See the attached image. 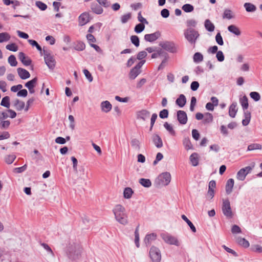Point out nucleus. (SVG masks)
<instances>
[{
	"mask_svg": "<svg viewBox=\"0 0 262 262\" xmlns=\"http://www.w3.org/2000/svg\"><path fill=\"white\" fill-rule=\"evenodd\" d=\"M89 21V14L84 12L82 13L79 16V25L80 26H84Z\"/></svg>",
	"mask_w": 262,
	"mask_h": 262,
	"instance_id": "2eb2a0df",
	"label": "nucleus"
},
{
	"mask_svg": "<svg viewBox=\"0 0 262 262\" xmlns=\"http://www.w3.org/2000/svg\"><path fill=\"white\" fill-rule=\"evenodd\" d=\"M13 105L17 111H21L25 108V103L24 102L16 99L13 101Z\"/></svg>",
	"mask_w": 262,
	"mask_h": 262,
	"instance_id": "4be33fe9",
	"label": "nucleus"
},
{
	"mask_svg": "<svg viewBox=\"0 0 262 262\" xmlns=\"http://www.w3.org/2000/svg\"><path fill=\"white\" fill-rule=\"evenodd\" d=\"M228 30L230 32L235 34L236 36H239L241 34L239 28L234 25L229 26L228 27Z\"/></svg>",
	"mask_w": 262,
	"mask_h": 262,
	"instance_id": "bb28decb",
	"label": "nucleus"
},
{
	"mask_svg": "<svg viewBox=\"0 0 262 262\" xmlns=\"http://www.w3.org/2000/svg\"><path fill=\"white\" fill-rule=\"evenodd\" d=\"M239 103H241L244 111H245V110L248 108L249 105L247 97L245 95L240 98Z\"/></svg>",
	"mask_w": 262,
	"mask_h": 262,
	"instance_id": "c85d7f7f",
	"label": "nucleus"
},
{
	"mask_svg": "<svg viewBox=\"0 0 262 262\" xmlns=\"http://www.w3.org/2000/svg\"><path fill=\"white\" fill-rule=\"evenodd\" d=\"M8 61L12 67H15L17 64V61L15 56L13 55H11L9 57Z\"/></svg>",
	"mask_w": 262,
	"mask_h": 262,
	"instance_id": "a18cd8bd",
	"label": "nucleus"
},
{
	"mask_svg": "<svg viewBox=\"0 0 262 262\" xmlns=\"http://www.w3.org/2000/svg\"><path fill=\"white\" fill-rule=\"evenodd\" d=\"M158 179L160 181L159 185L166 186L171 181V175L169 172H163L159 176Z\"/></svg>",
	"mask_w": 262,
	"mask_h": 262,
	"instance_id": "1a4fd4ad",
	"label": "nucleus"
},
{
	"mask_svg": "<svg viewBox=\"0 0 262 262\" xmlns=\"http://www.w3.org/2000/svg\"><path fill=\"white\" fill-rule=\"evenodd\" d=\"M164 127L168 131V132L172 136H174L176 132L173 129L172 126L168 124L167 122H165L164 124Z\"/></svg>",
	"mask_w": 262,
	"mask_h": 262,
	"instance_id": "09e8293b",
	"label": "nucleus"
},
{
	"mask_svg": "<svg viewBox=\"0 0 262 262\" xmlns=\"http://www.w3.org/2000/svg\"><path fill=\"white\" fill-rule=\"evenodd\" d=\"M18 57L21 62L26 66H28L31 63V60L28 57H26L23 52H20L18 54Z\"/></svg>",
	"mask_w": 262,
	"mask_h": 262,
	"instance_id": "f3484780",
	"label": "nucleus"
},
{
	"mask_svg": "<svg viewBox=\"0 0 262 262\" xmlns=\"http://www.w3.org/2000/svg\"><path fill=\"white\" fill-rule=\"evenodd\" d=\"M131 145L134 149L137 150H139L140 146V142L137 139L134 138L131 140Z\"/></svg>",
	"mask_w": 262,
	"mask_h": 262,
	"instance_id": "4c0bfd02",
	"label": "nucleus"
},
{
	"mask_svg": "<svg viewBox=\"0 0 262 262\" xmlns=\"http://www.w3.org/2000/svg\"><path fill=\"white\" fill-rule=\"evenodd\" d=\"M1 105L6 108H9L10 107V97L9 96H5L3 98Z\"/></svg>",
	"mask_w": 262,
	"mask_h": 262,
	"instance_id": "ea45409f",
	"label": "nucleus"
},
{
	"mask_svg": "<svg viewBox=\"0 0 262 262\" xmlns=\"http://www.w3.org/2000/svg\"><path fill=\"white\" fill-rule=\"evenodd\" d=\"M234 184V181L233 179H229L227 181L226 184V192L228 194L231 193L232 192Z\"/></svg>",
	"mask_w": 262,
	"mask_h": 262,
	"instance_id": "5701e85b",
	"label": "nucleus"
},
{
	"mask_svg": "<svg viewBox=\"0 0 262 262\" xmlns=\"http://www.w3.org/2000/svg\"><path fill=\"white\" fill-rule=\"evenodd\" d=\"M131 18V14L128 13L125 14L121 17V21L122 24H125L128 21V20Z\"/></svg>",
	"mask_w": 262,
	"mask_h": 262,
	"instance_id": "4d7b16f0",
	"label": "nucleus"
},
{
	"mask_svg": "<svg viewBox=\"0 0 262 262\" xmlns=\"http://www.w3.org/2000/svg\"><path fill=\"white\" fill-rule=\"evenodd\" d=\"M85 44L81 41L78 42L75 47V49L78 51H83L85 49Z\"/></svg>",
	"mask_w": 262,
	"mask_h": 262,
	"instance_id": "052dcab7",
	"label": "nucleus"
},
{
	"mask_svg": "<svg viewBox=\"0 0 262 262\" xmlns=\"http://www.w3.org/2000/svg\"><path fill=\"white\" fill-rule=\"evenodd\" d=\"M160 46L165 50L172 53L177 52V48L173 41H165L160 43Z\"/></svg>",
	"mask_w": 262,
	"mask_h": 262,
	"instance_id": "6e6552de",
	"label": "nucleus"
},
{
	"mask_svg": "<svg viewBox=\"0 0 262 262\" xmlns=\"http://www.w3.org/2000/svg\"><path fill=\"white\" fill-rule=\"evenodd\" d=\"M181 217L182 219L187 223V224L191 229V231L194 233L196 232V230L195 226L193 225L192 222L187 217V216L183 214L182 215Z\"/></svg>",
	"mask_w": 262,
	"mask_h": 262,
	"instance_id": "2f4dec72",
	"label": "nucleus"
},
{
	"mask_svg": "<svg viewBox=\"0 0 262 262\" xmlns=\"http://www.w3.org/2000/svg\"><path fill=\"white\" fill-rule=\"evenodd\" d=\"M244 117L245 119H244L242 120V124L244 126H247L248 125L251 119V113L250 112L246 111H244Z\"/></svg>",
	"mask_w": 262,
	"mask_h": 262,
	"instance_id": "cd10ccee",
	"label": "nucleus"
},
{
	"mask_svg": "<svg viewBox=\"0 0 262 262\" xmlns=\"http://www.w3.org/2000/svg\"><path fill=\"white\" fill-rule=\"evenodd\" d=\"M250 96L255 101H258L260 99V96L259 94L256 92H251L250 93Z\"/></svg>",
	"mask_w": 262,
	"mask_h": 262,
	"instance_id": "864d4df0",
	"label": "nucleus"
},
{
	"mask_svg": "<svg viewBox=\"0 0 262 262\" xmlns=\"http://www.w3.org/2000/svg\"><path fill=\"white\" fill-rule=\"evenodd\" d=\"M183 143L186 149L189 150L192 148V145L190 140L188 138H185L183 140Z\"/></svg>",
	"mask_w": 262,
	"mask_h": 262,
	"instance_id": "de8ad7c7",
	"label": "nucleus"
},
{
	"mask_svg": "<svg viewBox=\"0 0 262 262\" xmlns=\"http://www.w3.org/2000/svg\"><path fill=\"white\" fill-rule=\"evenodd\" d=\"M193 60L195 63H200L203 60V56L201 53L196 52L193 55Z\"/></svg>",
	"mask_w": 262,
	"mask_h": 262,
	"instance_id": "c9c22d12",
	"label": "nucleus"
},
{
	"mask_svg": "<svg viewBox=\"0 0 262 262\" xmlns=\"http://www.w3.org/2000/svg\"><path fill=\"white\" fill-rule=\"evenodd\" d=\"M149 256L152 262H160L161 254L159 249L152 246L149 250Z\"/></svg>",
	"mask_w": 262,
	"mask_h": 262,
	"instance_id": "423d86ee",
	"label": "nucleus"
},
{
	"mask_svg": "<svg viewBox=\"0 0 262 262\" xmlns=\"http://www.w3.org/2000/svg\"><path fill=\"white\" fill-rule=\"evenodd\" d=\"M190 161L192 166H196L199 164V156L198 154L194 152L190 156Z\"/></svg>",
	"mask_w": 262,
	"mask_h": 262,
	"instance_id": "393cba45",
	"label": "nucleus"
},
{
	"mask_svg": "<svg viewBox=\"0 0 262 262\" xmlns=\"http://www.w3.org/2000/svg\"><path fill=\"white\" fill-rule=\"evenodd\" d=\"M236 241L239 245L244 247H248L249 246V243L244 238L238 237Z\"/></svg>",
	"mask_w": 262,
	"mask_h": 262,
	"instance_id": "a19ab883",
	"label": "nucleus"
},
{
	"mask_svg": "<svg viewBox=\"0 0 262 262\" xmlns=\"http://www.w3.org/2000/svg\"><path fill=\"white\" fill-rule=\"evenodd\" d=\"M135 243L137 247L139 248L140 246L139 244V234L138 232V227L136 229L135 231Z\"/></svg>",
	"mask_w": 262,
	"mask_h": 262,
	"instance_id": "bf43d9fd",
	"label": "nucleus"
},
{
	"mask_svg": "<svg viewBox=\"0 0 262 262\" xmlns=\"http://www.w3.org/2000/svg\"><path fill=\"white\" fill-rule=\"evenodd\" d=\"M182 9L184 12L189 13L193 11L194 7L189 4H186L182 6Z\"/></svg>",
	"mask_w": 262,
	"mask_h": 262,
	"instance_id": "79ce46f5",
	"label": "nucleus"
},
{
	"mask_svg": "<svg viewBox=\"0 0 262 262\" xmlns=\"http://www.w3.org/2000/svg\"><path fill=\"white\" fill-rule=\"evenodd\" d=\"M91 8L92 11L95 14H101L103 13V10L101 6L97 3L91 4Z\"/></svg>",
	"mask_w": 262,
	"mask_h": 262,
	"instance_id": "6ab92c4d",
	"label": "nucleus"
},
{
	"mask_svg": "<svg viewBox=\"0 0 262 262\" xmlns=\"http://www.w3.org/2000/svg\"><path fill=\"white\" fill-rule=\"evenodd\" d=\"M6 48L9 51L13 52H16L18 50L17 46L14 43L7 45L6 47Z\"/></svg>",
	"mask_w": 262,
	"mask_h": 262,
	"instance_id": "13d9d810",
	"label": "nucleus"
},
{
	"mask_svg": "<svg viewBox=\"0 0 262 262\" xmlns=\"http://www.w3.org/2000/svg\"><path fill=\"white\" fill-rule=\"evenodd\" d=\"M184 36L188 41L194 46L200 34L198 31L193 29L189 28L187 29L184 32Z\"/></svg>",
	"mask_w": 262,
	"mask_h": 262,
	"instance_id": "7ed1b4c3",
	"label": "nucleus"
},
{
	"mask_svg": "<svg viewBox=\"0 0 262 262\" xmlns=\"http://www.w3.org/2000/svg\"><path fill=\"white\" fill-rule=\"evenodd\" d=\"M168 111L166 109H163L160 112L159 117L161 119H165L167 118L168 116Z\"/></svg>",
	"mask_w": 262,
	"mask_h": 262,
	"instance_id": "e2e57ef3",
	"label": "nucleus"
},
{
	"mask_svg": "<svg viewBox=\"0 0 262 262\" xmlns=\"http://www.w3.org/2000/svg\"><path fill=\"white\" fill-rule=\"evenodd\" d=\"M186 103V99L183 94H181L176 101V103L180 107H183Z\"/></svg>",
	"mask_w": 262,
	"mask_h": 262,
	"instance_id": "b1692460",
	"label": "nucleus"
},
{
	"mask_svg": "<svg viewBox=\"0 0 262 262\" xmlns=\"http://www.w3.org/2000/svg\"><path fill=\"white\" fill-rule=\"evenodd\" d=\"M116 220L120 224L126 225L128 224V216L125 208L121 205H116L113 209Z\"/></svg>",
	"mask_w": 262,
	"mask_h": 262,
	"instance_id": "f257e3e1",
	"label": "nucleus"
},
{
	"mask_svg": "<svg viewBox=\"0 0 262 262\" xmlns=\"http://www.w3.org/2000/svg\"><path fill=\"white\" fill-rule=\"evenodd\" d=\"M17 71L19 76L21 79H26L30 76L29 72L24 69L18 68Z\"/></svg>",
	"mask_w": 262,
	"mask_h": 262,
	"instance_id": "dca6fc26",
	"label": "nucleus"
},
{
	"mask_svg": "<svg viewBox=\"0 0 262 262\" xmlns=\"http://www.w3.org/2000/svg\"><path fill=\"white\" fill-rule=\"evenodd\" d=\"M160 236L164 242L167 244L174 245L177 247L180 246L181 245V242L178 238L169 233L166 232L162 233L160 234Z\"/></svg>",
	"mask_w": 262,
	"mask_h": 262,
	"instance_id": "20e7f679",
	"label": "nucleus"
},
{
	"mask_svg": "<svg viewBox=\"0 0 262 262\" xmlns=\"http://www.w3.org/2000/svg\"><path fill=\"white\" fill-rule=\"evenodd\" d=\"M141 73V70L132 68L129 73V77L130 79H135Z\"/></svg>",
	"mask_w": 262,
	"mask_h": 262,
	"instance_id": "7c9ffc66",
	"label": "nucleus"
},
{
	"mask_svg": "<svg viewBox=\"0 0 262 262\" xmlns=\"http://www.w3.org/2000/svg\"><path fill=\"white\" fill-rule=\"evenodd\" d=\"M261 149V145L257 143H253L249 145L248 146L247 150L248 151L253 150L255 149Z\"/></svg>",
	"mask_w": 262,
	"mask_h": 262,
	"instance_id": "3c124183",
	"label": "nucleus"
},
{
	"mask_svg": "<svg viewBox=\"0 0 262 262\" xmlns=\"http://www.w3.org/2000/svg\"><path fill=\"white\" fill-rule=\"evenodd\" d=\"M204 27L205 29L209 32H213L214 30L215 26L211 21L207 19L205 20Z\"/></svg>",
	"mask_w": 262,
	"mask_h": 262,
	"instance_id": "a878e982",
	"label": "nucleus"
},
{
	"mask_svg": "<svg viewBox=\"0 0 262 262\" xmlns=\"http://www.w3.org/2000/svg\"><path fill=\"white\" fill-rule=\"evenodd\" d=\"M223 18H227L228 19H230L233 17V15L232 14V12L230 10L226 9L225 10L223 15Z\"/></svg>",
	"mask_w": 262,
	"mask_h": 262,
	"instance_id": "49530a36",
	"label": "nucleus"
},
{
	"mask_svg": "<svg viewBox=\"0 0 262 262\" xmlns=\"http://www.w3.org/2000/svg\"><path fill=\"white\" fill-rule=\"evenodd\" d=\"M139 182L144 187L149 188L151 186V182L148 179L141 178L139 180Z\"/></svg>",
	"mask_w": 262,
	"mask_h": 262,
	"instance_id": "473e14b6",
	"label": "nucleus"
},
{
	"mask_svg": "<svg viewBox=\"0 0 262 262\" xmlns=\"http://www.w3.org/2000/svg\"><path fill=\"white\" fill-rule=\"evenodd\" d=\"M222 209L223 213L226 217L228 219L232 218L233 214L229 200H223Z\"/></svg>",
	"mask_w": 262,
	"mask_h": 262,
	"instance_id": "0eeeda50",
	"label": "nucleus"
},
{
	"mask_svg": "<svg viewBox=\"0 0 262 262\" xmlns=\"http://www.w3.org/2000/svg\"><path fill=\"white\" fill-rule=\"evenodd\" d=\"M238 108H237V103L236 102H233L229 108V115L231 118H234L237 112Z\"/></svg>",
	"mask_w": 262,
	"mask_h": 262,
	"instance_id": "a211bd4d",
	"label": "nucleus"
},
{
	"mask_svg": "<svg viewBox=\"0 0 262 262\" xmlns=\"http://www.w3.org/2000/svg\"><path fill=\"white\" fill-rule=\"evenodd\" d=\"M244 6L246 10L248 12H254L256 9V7L255 5L249 3H246Z\"/></svg>",
	"mask_w": 262,
	"mask_h": 262,
	"instance_id": "f704fd0d",
	"label": "nucleus"
},
{
	"mask_svg": "<svg viewBox=\"0 0 262 262\" xmlns=\"http://www.w3.org/2000/svg\"><path fill=\"white\" fill-rule=\"evenodd\" d=\"M130 41L133 44H134L136 47L139 46L140 40L138 36L136 35H132L130 37Z\"/></svg>",
	"mask_w": 262,
	"mask_h": 262,
	"instance_id": "8fccbe9b",
	"label": "nucleus"
},
{
	"mask_svg": "<svg viewBox=\"0 0 262 262\" xmlns=\"http://www.w3.org/2000/svg\"><path fill=\"white\" fill-rule=\"evenodd\" d=\"M177 119L181 124H185L187 122V116L185 112L179 110L177 112Z\"/></svg>",
	"mask_w": 262,
	"mask_h": 262,
	"instance_id": "ddd939ff",
	"label": "nucleus"
},
{
	"mask_svg": "<svg viewBox=\"0 0 262 262\" xmlns=\"http://www.w3.org/2000/svg\"><path fill=\"white\" fill-rule=\"evenodd\" d=\"M0 122V128L2 129H7L10 126V122L8 120H2Z\"/></svg>",
	"mask_w": 262,
	"mask_h": 262,
	"instance_id": "6e6d98bb",
	"label": "nucleus"
},
{
	"mask_svg": "<svg viewBox=\"0 0 262 262\" xmlns=\"http://www.w3.org/2000/svg\"><path fill=\"white\" fill-rule=\"evenodd\" d=\"M101 108L102 112L105 113L109 112L112 108V105L108 101H104L101 103Z\"/></svg>",
	"mask_w": 262,
	"mask_h": 262,
	"instance_id": "412c9836",
	"label": "nucleus"
},
{
	"mask_svg": "<svg viewBox=\"0 0 262 262\" xmlns=\"http://www.w3.org/2000/svg\"><path fill=\"white\" fill-rule=\"evenodd\" d=\"M160 36V32L158 31L153 33L145 34L144 38L146 41L154 42L158 39Z\"/></svg>",
	"mask_w": 262,
	"mask_h": 262,
	"instance_id": "9b49d317",
	"label": "nucleus"
},
{
	"mask_svg": "<svg viewBox=\"0 0 262 262\" xmlns=\"http://www.w3.org/2000/svg\"><path fill=\"white\" fill-rule=\"evenodd\" d=\"M150 112L146 110H142L137 113V118L138 119L146 121L150 116Z\"/></svg>",
	"mask_w": 262,
	"mask_h": 262,
	"instance_id": "f8f14e48",
	"label": "nucleus"
},
{
	"mask_svg": "<svg viewBox=\"0 0 262 262\" xmlns=\"http://www.w3.org/2000/svg\"><path fill=\"white\" fill-rule=\"evenodd\" d=\"M35 4L36 6L42 11H45L47 8V5L41 1H36Z\"/></svg>",
	"mask_w": 262,
	"mask_h": 262,
	"instance_id": "5fc2aeb1",
	"label": "nucleus"
},
{
	"mask_svg": "<svg viewBox=\"0 0 262 262\" xmlns=\"http://www.w3.org/2000/svg\"><path fill=\"white\" fill-rule=\"evenodd\" d=\"M37 81V78L35 77L33 79L28 81L26 83L25 86L28 89V90H30L32 88H34L35 86V85Z\"/></svg>",
	"mask_w": 262,
	"mask_h": 262,
	"instance_id": "72a5a7b5",
	"label": "nucleus"
},
{
	"mask_svg": "<svg viewBox=\"0 0 262 262\" xmlns=\"http://www.w3.org/2000/svg\"><path fill=\"white\" fill-rule=\"evenodd\" d=\"M42 55L44 56V59L46 64L50 69H53L55 66L56 61L53 56L51 54L50 51L43 49Z\"/></svg>",
	"mask_w": 262,
	"mask_h": 262,
	"instance_id": "39448f33",
	"label": "nucleus"
},
{
	"mask_svg": "<svg viewBox=\"0 0 262 262\" xmlns=\"http://www.w3.org/2000/svg\"><path fill=\"white\" fill-rule=\"evenodd\" d=\"M133 193V191L130 187H126L124 190L123 195L125 199H130L132 197Z\"/></svg>",
	"mask_w": 262,
	"mask_h": 262,
	"instance_id": "e433bc0d",
	"label": "nucleus"
},
{
	"mask_svg": "<svg viewBox=\"0 0 262 262\" xmlns=\"http://www.w3.org/2000/svg\"><path fill=\"white\" fill-rule=\"evenodd\" d=\"M100 5L103 6L105 8H107L110 6V3L107 0H96Z\"/></svg>",
	"mask_w": 262,
	"mask_h": 262,
	"instance_id": "69168bd1",
	"label": "nucleus"
},
{
	"mask_svg": "<svg viewBox=\"0 0 262 262\" xmlns=\"http://www.w3.org/2000/svg\"><path fill=\"white\" fill-rule=\"evenodd\" d=\"M152 141L157 148H161L163 146V142L161 137L157 134H154L152 137Z\"/></svg>",
	"mask_w": 262,
	"mask_h": 262,
	"instance_id": "aec40b11",
	"label": "nucleus"
},
{
	"mask_svg": "<svg viewBox=\"0 0 262 262\" xmlns=\"http://www.w3.org/2000/svg\"><path fill=\"white\" fill-rule=\"evenodd\" d=\"M81 252V248L78 245L74 242H69L66 248V254L69 258L71 260L78 258Z\"/></svg>",
	"mask_w": 262,
	"mask_h": 262,
	"instance_id": "f03ea898",
	"label": "nucleus"
},
{
	"mask_svg": "<svg viewBox=\"0 0 262 262\" xmlns=\"http://www.w3.org/2000/svg\"><path fill=\"white\" fill-rule=\"evenodd\" d=\"M10 35L7 32L0 33V43L9 41L10 39Z\"/></svg>",
	"mask_w": 262,
	"mask_h": 262,
	"instance_id": "58836bf2",
	"label": "nucleus"
},
{
	"mask_svg": "<svg viewBox=\"0 0 262 262\" xmlns=\"http://www.w3.org/2000/svg\"><path fill=\"white\" fill-rule=\"evenodd\" d=\"M29 43L32 45V46L35 47L36 49L40 52V53L41 55H42L43 51H42L41 47V46L36 41L32 39H29L28 40Z\"/></svg>",
	"mask_w": 262,
	"mask_h": 262,
	"instance_id": "37998d69",
	"label": "nucleus"
},
{
	"mask_svg": "<svg viewBox=\"0 0 262 262\" xmlns=\"http://www.w3.org/2000/svg\"><path fill=\"white\" fill-rule=\"evenodd\" d=\"M157 237V235L155 233L147 234L144 238V243L146 246H150L151 243L156 239Z\"/></svg>",
	"mask_w": 262,
	"mask_h": 262,
	"instance_id": "4468645a",
	"label": "nucleus"
},
{
	"mask_svg": "<svg viewBox=\"0 0 262 262\" xmlns=\"http://www.w3.org/2000/svg\"><path fill=\"white\" fill-rule=\"evenodd\" d=\"M41 245L52 256H54V254L52 250L51 249V248L49 247V246L48 244H47L46 243H41Z\"/></svg>",
	"mask_w": 262,
	"mask_h": 262,
	"instance_id": "680f3d73",
	"label": "nucleus"
},
{
	"mask_svg": "<svg viewBox=\"0 0 262 262\" xmlns=\"http://www.w3.org/2000/svg\"><path fill=\"white\" fill-rule=\"evenodd\" d=\"M83 72L89 81L92 82L93 80V78L90 72L87 69H84Z\"/></svg>",
	"mask_w": 262,
	"mask_h": 262,
	"instance_id": "0e129e2a",
	"label": "nucleus"
},
{
	"mask_svg": "<svg viewBox=\"0 0 262 262\" xmlns=\"http://www.w3.org/2000/svg\"><path fill=\"white\" fill-rule=\"evenodd\" d=\"M186 24L188 27H195L197 25V21L194 19H190L186 21Z\"/></svg>",
	"mask_w": 262,
	"mask_h": 262,
	"instance_id": "774afa93",
	"label": "nucleus"
},
{
	"mask_svg": "<svg viewBox=\"0 0 262 262\" xmlns=\"http://www.w3.org/2000/svg\"><path fill=\"white\" fill-rule=\"evenodd\" d=\"M203 123L208 124L212 122L213 121V116L210 113H206L204 115L203 118Z\"/></svg>",
	"mask_w": 262,
	"mask_h": 262,
	"instance_id": "c756f323",
	"label": "nucleus"
},
{
	"mask_svg": "<svg viewBox=\"0 0 262 262\" xmlns=\"http://www.w3.org/2000/svg\"><path fill=\"white\" fill-rule=\"evenodd\" d=\"M215 40L216 41V42L219 45H221V46H222L224 44V41H223V38H222V37L221 35V33H217V34L216 35V36H215Z\"/></svg>",
	"mask_w": 262,
	"mask_h": 262,
	"instance_id": "338daca9",
	"label": "nucleus"
},
{
	"mask_svg": "<svg viewBox=\"0 0 262 262\" xmlns=\"http://www.w3.org/2000/svg\"><path fill=\"white\" fill-rule=\"evenodd\" d=\"M252 168L250 166H247L241 169L237 173V179L240 181H244L246 176L250 172Z\"/></svg>",
	"mask_w": 262,
	"mask_h": 262,
	"instance_id": "9d476101",
	"label": "nucleus"
},
{
	"mask_svg": "<svg viewBox=\"0 0 262 262\" xmlns=\"http://www.w3.org/2000/svg\"><path fill=\"white\" fill-rule=\"evenodd\" d=\"M145 29V25L143 24H138L135 27V31L137 33H140Z\"/></svg>",
	"mask_w": 262,
	"mask_h": 262,
	"instance_id": "603ef678",
	"label": "nucleus"
},
{
	"mask_svg": "<svg viewBox=\"0 0 262 262\" xmlns=\"http://www.w3.org/2000/svg\"><path fill=\"white\" fill-rule=\"evenodd\" d=\"M16 159V156L14 155H8L5 158V161L8 164H12L14 160Z\"/></svg>",
	"mask_w": 262,
	"mask_h": 262,
	"instance_id": "c03bdc74",
	"label": "nucleus"
}]
</instances>
